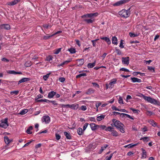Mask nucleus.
Instances as JSON below:
<instances>
[{
  "instance_id": "nucleus-1",
  "label": "nucleus",
  "mask_w": 160,
  "mask_h": 160,
  "mask_svg": "<svg viewBox=\"0 0 160 160\" xmlns=\"http://www.w3.org/2000/svg\"><path fill=\"white\" fill-rule=\"evenodd\" d=\"M142 96L143 98L148 102L155 105L158 106L160 105V102L150 97L145 96L142 94Z\"/></svg>"
},
{
  "instance_id": "nucleus-2",
  "label": "nucleus",
  "mask_w": 160,
  "mask_h": 160,
  "mask_svg": "<svg viewBox=\"0 0 160 160\" xmlns=\"http://www.w3.org/2000/svg\"><path fill=\"white\" fill-rule=\"evenodd\" d=\"M130 13L129 10H126L124 9L119 11L118 14L122 17L124 18H126L129 17Z\"/></svg>"
},
{
  "instance_id": "nucleus-3",
  "label": "nucleus",
  "mask_w": 160,
  "mask_h": 160,
  "mask_svg": "<svg viewBox=\"0 0 160 160\" xmlns=\"http://www.w3.org/2000/svg\"><path fill=\"white\" fill-rule=\"evenodd\" d=\"M98 15V12L94 13H90L84 14L81 16V18L84 19L87 18H93V17H96Z\"/></svg>"
},
{
  "instance_id": "nucleus-4",
  "label": "nucleus",
  "mask_w": 160,
  "mask_h": 160,
  "mask_svg": "<svg viewBox=\"0 0 160 160\" xmlns=\"http://www.w3.org/2000/svg\"><path fill=\"white\" fill-rule=\"evenodd\" d=\"M8 126V118H5L4 121L2 120L1 121V123H0V127L6 129L7 128Z\"/></svg>"
},
{
  "instance_id": "nucleus-5",
  "label": "nucleus",
  "mask_w": 160,
  "mask_h": 160,
  "mask_svg": "<svg viewBox=\"0 0 160 160\" xmlns=\"http://www.w3.org/2000/svg\"><path fill=\"white\" fill-rule=\"evenodd\" d=\"M130 0H121L118 1L114 4L113 6H119L125 3L128 2L130 1Z\"/></svg>"
},
{
  "instance_id": "nucleus-6",
  "label": "nucleus",
  "mask_w": 160,
  "mask_h": 160,
  "mask_svg": "<svg viewBox=\"0 0 160 160\" xmlns=\"http://www.w3.org/2000/svg\"><path fill=\"white\" fill-rule=\"evenodd\" d=\"M42 122H45V123H48L50 122V118L48 116H43L42 119Z\"/></svg>"
},
{
  "instance_id": "nucleus-7",
  "label": "nucleus",
  "mask_w": 160,
  "mask_h": 160,
  "mask_svg": "<svg viewBox=\"0 0 160 160\" xmlns=\"http://www.w3.org/2000/svg\"><path fill=\"white\" fill-rule=\"evenodd\" d=\"M122 62L123 64L128 65L129 63V58L126 57H122Z\"/></svg>"
},
{
  "instance_id": "nucleus-8",
  "label": "nucleus",
  "mask_w": 160,
  "mask_h": 160,
  "mask_svg": "<svg viewBox=\"0 0 160 160\" xmlns=\"http://www.w3.org/2000/svg\"><path fill=\"white\" fill-rule=\"evenodd\" d=\"M91 129L92 131H95L99 128V125L96 124L94 123H91L90 124Z\"/></svg>"
},
{
  "instance_id": "nucleus-9",
  "label": "nucleus",
  "mask_w": 160,
  "mask_h": 160,
  "mask_svg": "<svg viewBox=\"0 0 160 160\" xmlns=\"http://www.w3.org/2000/svg\"><path fill=\"white\" fill-rule=\"evenodd\" d=\"M0 28L1 29H5L8 30L10 29V27L8 24H3L0 25Z\"/></svg>"
},
{
  "instance_id": "nucleus-10",
  "label": "nucleus",
  "mask_w": 160,
  "mask_h": 160,
  "mask_svg": "<svg viewBox=\"0 0 160 160\" xmlns=\"http://www.w3.org/2000/svg\"><path fill=\"white\" fill-rule=\"evenodd\" d=\"M86 18H84L83 19V21L86 22L88 24L92 23L94 22L95 19H93V18H91L89 19H86Z\"/></svg>"
},
{
  "instance_id": "nucleus-11",
  "label": "nucleus",
  "mask_w": 160,
  "mask_h": 160,
  "mask_svg": "<svg viewBox=\"0 0 160 160\" xmlns=\"http://www.w3.org/2000/svg\"><path fill=\"white\" fill-rule=\"evenodd\" d=\"M21 0H14L11 2H8L7 4L10 6H13L17 4L18 2H19Z\"/></svg>"
},
{
  "instance_id": "nucleus-12",
  "label": "nucleus",
  "mask_w": 160,
  "mask_h": 160,
  "mask_svg": "<svg viewBox=\"0 0 160 160\" xmlns=\"http://www.w3.org/2000/svg\"><path fill=\"white\" fill-rule=\"evenodd\" d=\"M7 73L10 74H22V73L21 72H16L14 70H9L7 71Z\"/></svg>"
},
{
  "instance_id": "nucleus-13",
  "label": "nucleus",
  "mask_w": 160,
  "mask_h": 160,
  "mask_svg": "<svg viewBox=\"0 0 160 160\" xmlns=\"http://www.w3.org/2000/svg\"><path fill=\"white\" fill-rule=\"evenodd\" d=\"M30 80V79L29 78H23L22 79L20 80L19 81L18 83V85H19L21 83L29 81Z\"/></svg>"
},
{
  "instance_id": "nucleus-14",
  "label": "nucleus",
  "mask_w": 160,
  "mask_h": 160,
  "mask_svg": "<svg viewBox=\"0 0 160 160\" xmlns=\"http://www.w3.org/2000/svg\"><path fill=\"white\" fill-rule=\"evenodd\" d=\"M131 80H132V81L133 82H142V80L141 79H139L137 78H135V77L131 78Z\"/></svg>"
},
{
  "instance_id": "nucleus-15",
  "label": "nucleus",
  "mask_w": 160,
  "mask_h": 160,
  "mask_svg": "<svg viewBox=\"0 0 160 160\" xmlns=\"http://www.w3.org/2000/svg\"><path fill=\"white\" fill-rule=\"evenodd\" d=\"M56 94V92H54V91H51L49 92L48 95V97L49 98H53V96L55 95Z\"/></svg>"
},
{
  "instance_id": "nucleus-16",
  "label": "nucleus",
  "mask_w": 160,
  "mask_h": 160,
  "mask_svg": "<svg viewBox=\"0 0 160 160\" xmlns=\"http://www.w3.org/2000/svg\"><path fill=\"white\" fill-rule=\"evenodd\" d=\"M78 104H76L75 103L72 105H70V108H71L72 109H73L75 110H77L78 108Z\"/></svg>"
},
{
  "instance_id": "nucleus-17",
  "label": "nucleus",
  "mask_w": 160,
  "mask_h": 160,
  "mask_svg": "<svg viewBox=\"0 0 160 160\" xmlns=\"http://www.w3.org/2000/svg\"><path fill=\"white\" fill-rule=\"evenodd\" d=\"M100 39L105 40L108 44H111V41L110 39L106 37H100Z\"/></svg>"
},
{
  "instance_id": "nucleus-18",
  "label": "nucleus",
  "mask_w": 160,
  "mask_h": 160,
  "mask_svg": "<svg viewBox=\"0 0 160 160\" xmlns=\"http://www.w3.org/2000/svg\"><path fill=\"white\" fill-rule=\"evenodd\" d=\"M4 139L5 142L7 144H9L10 142L12 141V140L9 139L8 136H5L4 137Z\"/></svg>"
},
{
  "instance_id": "nucleus-19",
  "label": "nucleus",
  "mask_w": 160,
  "mask_h": 160,
  "mask_svg": "<svg viewBox=\"0 0 160 160\" xmlns=\"http://www.w3.org/2000/svg\"><path fill=\"white\" fill-rule=\"evenodd\" d=\"M78 61L77 64L78 66H81L83 64L84 62V59H81L77 60Z\"/></svg>"
},
{
  "instance_id": "nucleus-20",
  "label": "nucleus",
  "mask_w": 160,
  "mask_h": 160,
  "mask_svg": "<svg viewBox=\"0 0 160 160\" xmlns=\"http://www.w3.org/2000/svg\"><path fill=\"white\" fill-rule=\"evenodd\" d=\"M77 132L78 134L80 135H83L84 132L83 131L82 129L81 128H78Z\"/></svg>"
},
{
  "instance_id": "nucleus-21",
  "label": "nucleus",
  "mask_w": 160,
  "mask_h": 160,
  "mask_svg": "<svg viewBox=\"0 0 160 160\" xmlns=\"http://www.w3.org/2000/svg\"><path fill=\"white\" fill-rule=\"evenodd\" d=\"M108 146V144H105L102 147H101V148L99 151V153L101 154L102 153V152L104 150H105L107 147Z\"/></svg>"
},
{
  "instance_id": "nucleus-22",
  "label": "nucleus",
  "mask_w": 160,
  "mask_h": 160,
  "mask_svg": "<svg viewBox=\"0 0 160 160\" xmlns=\"http://www.w3.org/2000/svg\"><path fill=\"white\" fill-rule=\"evenodd\" d=\"M116 127L117 128L119 127H121V125H122L123 124L120 121H119L117 120L116 119Z\"/></svg>"
},
{
  "instance_id": "nucleus-23",
  "label": "nucleus",
  "mask_w": 160,
  "mask_h": 160,
  "mask_svg": "<svg viewBox=\"0 0 160 160\" xmlns=\"http://www.w3.org/2000/svg\"><path fill=\"white\" fill-rule=\"evenodd\" d=\"M94 90L92 88H89L88 89L87 91L86 92V94L88 95H90L94 93Z\"/></svg>"
},
{
  "instance_id": "nucleus-24",
  "label": "nucleus",
  "mask_w": 160,
  "mask_h": 160,
  "mask_svg": "<svg viewBox=\"0 0 160 160\" xmlns=\"http://www.w3.org/2000/svg\"><path fill=\"white\" fill-rule=\"evenodd\" d=\"M141 150L142 151V158H146V156H147V152L143 148H141Z\"/></svg>"
},
{
  "instance_id": "nucleus-25",
  "label": "nucleus",
  "mask_w": 160,
  "mask_h": 160,
  "mask_svg": "<svg viewBox=\"0 0 160 160\" xmlns=\"http://www.w3.org/2000/svg\"><path fill=\"white\" fill-rule=\"evenodd\" d=\"M96 61H95L92 63H89L87 65V67L89 68H92L95 65Z\"/></svg>"
},
{
  "instance_id": "nucleus-26",
  "label": "nucleus",
  "mask_w": 160,
  "mask_h": 160,
  "mask_svg": "<svg viewBox=\"0 0 160 160\" xmlns=\"http://www.w3.org/2000/svg\"><path fill=\"white\" fill-rule=\"evenodd\" d=\"M33 127L32 126H30L28 128L26 131L27 133L29 134H32V132L31 131V130H32Z\"/></svg>"
},
{
  "instance_id": "nucleus-27",
  "label": "nucleus",
  "mask_w": 160,
  "mask_h": 160,
  "mask_svg": "<svg viewBox=\"0 0 160 160\" xmlns=\"http://www.w3.org/2000/svg\"><path fill=\"white\" fill-rule=\"evenodd\" d=\"M112 42L113 44L115 45H117L118 44L117 41L118 40L116 37H113L112 39Z\"/></svg>"
},
{
  "instance_id": "nucleus-28",
  "label": "nucleus",
  "mask_w": 160,
  "mask_h": 160,
  "mask_svg": "<svg viewBox=\"0 0 160 160\" xmlns=\"http://www.w3.org/2000/svg\"><path fill=\"white\" fill-rule=\"evenodd\" d=\"M124 125L123 124L122 125H121V127H119L118 128H117V129H119V130L120 131V132H121L124 133L125 132V130H124Z\"/></svg>"
},
{
  "instance_id": "nucleus-29",
  "label": "nucleus",
  "mask_w": 160,
  "mask_h": 160,
  "mask_svg": "<svg viewBox=\"0 0 160 160\" xmlns=\"http://www.w3.org/2000/svg\"><path fill=\"white\" fill-rule=\"evenodd\" d=\"M64 135L66 136V138L68 139H71V136L70 135V134L69 132H64Z\"/></svg>"
},
{
  "instance_id": "nucleus-30",
  "label": "nucleus",
  "mask_w": 160,
  "mask_h": 160,
  "mask_svg": "<svg viewBox=\"0 0 160 160\" xmlns=\"http://www.w3.org/2000/svg\"><path fill=\"white\" fill-rule=\"evenodd\" d=\"M111 134L113 136L117 137L118 136V133L114 129L111 132Z\"/></svg>"
},
{
  "instance_id": "nucleus-31",
  "label": "nucleus",
  "mask_w": 160,
  "mask_h": 160,
  "mask_svg": "<svg viewBox=\"0 0 160 160\" xmlns=\"http://www.w3.org/2000/svg\"><path fill=\"white\" fill-rule=\"evenodd\" d=\"M105 117V115H101L100 116H98L97 118V120L98 121H100L103 119Z\"/></svg>"
},
{
  "instance_id": "nucleus-32",
  "label": "nucleus",
  "mask_w": 160,
  "mask_h": 160,
  "mask_svg": "<svg viewBox=\"0 0 160 160\" xmlns=\"http://www.w3.org/2000/svg\"><path fill=\"white\" fill-rule=\"evenodd\" d=\"M148 122L153 127H155L157 125V123L153 120H150L148 121Z\"/></svg>"
},
{
  "instance_id": "nucleus-33",
  "label": "nucleus",
  "mask_w": 160,
  "mask_h": 160,
  "mask_svg": "<svg viewBox=\"0 0 160 160\" xmlns=\"http://www.w3.org/2000/svg\"><path fill=\"white\" fill-rule=\"evenodd\" d=\"M117 80L116 79H114L113 80L109 83V85L112 88L113 86V84L116 83Z\"/></svg>"
},
{
  "instance_id": "nucleus-34",
  "label": "nucleus",
  "mask_w": 160,
  "mask_h": 160,
  "mask_svg": "<svg viewBox=\"0 0 160 160\" xmlns=\"http://www.w3.org/2000/svg\"><path fill=\"white\" fill-rule=\"evenodd\" d=\"M114 129V128H113L111 126H109L106 128L105 130L112 132Z\"/></svg>"
},
{
  "instance_id": "nucleus-35",
  "label": "nucleus",
  "mask_w": 160,
  "mask_h": 160,
  "mask_svg": "<svg viewBox=\"0 0 160 160\" xmlns=\"http://www.w3.org/2000/svg\"><path fill=\"white\" fill-rule=\"evenodd\" d=\"M149 138V137H145L143 138H142L140 139V140H142L144 142H147L148 141V139Z\"/></svg>"
},
{
  "instance_id": "nucleus-36",
  "label": "nucleus",
  "mask_w": 160,
  "mask_h": 160,
  "mask_svg": "<svg viewBox=\"0 0 160 160\" xmlns=\"http://www.w3.org/2000/svg\"><path fill=\"white\" fill-rule=\"evenodd\" d=\"M28 109H26L22 110L19 113V114L21 115H24L25 113H27L28 112Z\"/></svg>"
},
{
  "instance_id": "nucleus-37",
  "label": "nucleus",
  "mask_w": 160,
  "mask_h": 160,
  "mask_svg": "<svg viewBox=\"0 0 160 160\" xmlns=\"http://www.w3.org/2000/svg\"><path fill=\"white\" fill-rule=\"evenodd\" d=\"M68 51H69L72 54L75 53L76 52L75 49L73 48H71L68 49Z\"/></svg>"
},
{
  "instance_id": "nucleus-38",
  "label": "nucleus",
  "mask_w": 160,
  "mask_h": 160,
  "mask_svg": "<svg viewBox=\"0 0 160 160\" xmlns=\"http://www.w3.org/2000/svg\"><path fill=\"white\" fill-rule=\"evenodd\" d=\"M37 102H45L48 103V102H50V100H48L47 99H41L37 100Z\"/></svg>"
},
{
  "instance_id": "nucleus-39",
  "label": "nucleus",
  "mask_w": 160,
  "mask_h": 160,
  "mask_svg": "<svg viewBox=\"0 0 160 160\" xmlns=\"http://www.w3.org/2000/svg\"><path fill=\"white\" fill-rule=\"evenodd\" d=\"M87 76V74L86 73H82L78 75H77L76 77V78H80L82 77H85Z\"/></svg>"
},
{
  "instance_id": "nucleus-40",
  "label": "nucleus",
  "mask_w": 160,
  "mask_h": 160,
  "mask_svg": "<svg viewBox=\"0 0 160 160\" xmlns=\"http://www.w3.org/2000/svg\"><path fill=\"white\" fill-rule=\"evenodd\" d=\"M61 49L62 48H60L55 50H54V53L55 54H58L59 53V52L61 51Z\"/></svg>"
},
{
  "instance_id": "nucleus-41",
  "label": "nucleus",
  "mask_w": 160,
  "mask_h": 160,
  "mask_svg": "<svg viewBox=\"0 0 160 160\" xmlns=\"http://www.w3.org/2000/svg\"><path fill=\"white\" fill-rule=\"evenodd\" d=\"M130 109L134 113H137V114H138L139 112H140V111L137 110V109H135L133 108H130Z\"/></svg>"
},
{
  "instance_id": "nucleus-42",
  "label": "nucleus",
  "mask_w": 160,
  "mask_h": 160,
  "mask_svg": "<svg viewBox=\"0 0 160 160\" xmlns=\"http://www.w3.org/2000/svg\"><path fill=\"white\" fill-rule=\"evenodd\" d=\"M50 73L47 74L43 76V79L45 81H46L49 76Z\"/></svg>"
},
{
  "instance_id": "nucleus-43",
  "label": "nucleus",
  "mask_w": 160,
  "mask_h": 160,
  "mask_svg": "<svg viewBox=\"0 0 160 160\" xmlns=\"http://www.w3.org/2000/svg\"><path fill=\"white\" fill-rule=\"evenodd\" d=\"M129 35L132 38L138 36V35L137 34H135L131 32L129 33Z\"/></svg>"
},
{
  "instance_id": "nucleus-44",
  "label": "nucleus",
  "mask_w": 160,
  "mask_h": 160,
  "mask_svg": "<svg viewBox=\"0 0 160 160\" xmlns=\"http://www.w3.org/2000/svg\"><path fill=\"white\" fill-rule=\"evenodd\" d=\"M43 97L42 95L41 94H38L37 95L36 98H35V100L37 102V100H38V99L39 98H42Z\"/></svg>"
},
{
  "instance_id": "nucleus-45",
  "label": "nucleus",
  "mask_w": 160,
  "mask_h": 160,
  "mask_svg": "<svg viewBox=\"0 0 160 160\" xmlns=\"http://www.w3.org/2000/svg\"><path fill=\"white\" fill-rule=\"evenodd\" d=\"M43 28L46 29L50 28L52 26L47 24H45L43 25Z\"/></svg>"
},
{
  "instance_id": "nucleus-46",
  "label": "nucleus",
  "mask_w": 160,
  "mask_h": 160,
  "mask_svg": "<svg viewBox=\"0 0 160 160\" xmlns=\"http://www.w3.org/2000/svg\"><path fill=\"white\" fill-rule=\"evenodd\" d=\"M113 153L111 154L109 157L107 156L106 158V159L104 160H110L113 155Z\"/></svg>"
},
{
  "instance_id": "nucleus-47",
  "label": "nucleus",
  "mask_w": 160,
  "mask_h": 160,
  "mask_svg": "<svg viewBox=\"0 0 160 160\" xmlns=\"http://www.w3.org/2000/svg\"><path fill=\"white\" fill-rule=\"evenodd\" d=\"M19 93L18 91H12L10 92V94L13 95V94H15V95H17Z\"/></svg>"
},
{
  "instance_id": "nucleus-48",
  "label": "nucleus",
  "mask_w": 160,
  "mask_h": 160,
  "mask_svg": "<svg viewBox=\"0 0 160 160\" xmlns=\"http://www.w3.org/2000/svg\"><path fill=\"white\" fill-rule=\"evenodd\" d=\"M88 125V123H85V124H84V125L83 127V129H82L83 131L84 132V131L86 130L87 128V127Z\"/></svg>"
},
{
  "instance_id": "nucleus-49",
  "label": "nucleus",
  "mask_w": 160,
  "mask_h": 160,
  "mask_svg": "<svg viewBox=\"0 0 160 160\" xmlns=\"http://www.w3.org/2000/svg\"><path fill=\"white\" fill-rule=\"evenodd\" d=\"M123 41L122 40V39L121 40L120 43V45H119V46L121 48H123L124 47V46L123 45Z\"/></svg>"
},
{
  "instance_id": "nucleus-50",
  "label": "nucleus",
  "mask_w": 160,
  "mask_h": 160,
  "mask_svg": "<svg viewBox=\"0 0 160 160\" xmlns=\"http://www.w3.org/2000/svg\"><path fill=\"white\" fill-rule=\"evenodd\" d=\"M112 122L113 123H112L111 124V125L112 126V127L115 126L116 127V124L115 123H116V119H113L112 120Z\"/></svg>"
},
{
  "instance_id": "nucleus-51",
  "label": "nucleus",
  "mask_w": 160,
  "mask_h": 160,
  "mask_svg": "<svg viewBox=\"0 0 160 160\" xmlns=\"http://www.w3.org/2000/svg\"><path fill=\"white\" fill-rule=\"evenodd\" d=\"M115 51L118 55H120L121 54V52L119 49L116 48Z\"/></svg>"
},
{
  "instance_id": "nucleus-52",
  "label": "nucleus",
  "mask_w": 160,
  "mask_h": 160,
  "mask_svg": "<svg viewBox=\"0 0 160 160\" xmlns=\"http://www.w3.org/2000/svg\"><path fill=\"white\" fill-rule=\"evenodd\" d=\"M121 115H122V117H124L125 116H126L127 117L129 118L131 117V116L127 114L124 113H121Z\"/></svg>"
},
{
  "instance_id": "nucleus-53",
  "label": "nucleus",
  "mask_w": 160,
  "mask_h": 160,
  "mask_svg": "<svg viewBox=\"0 0 160 160\" xmlns=\"http://www.w3.org/2000/svg\"><path fill=\"white\" fill-rule=\"evenodd\" d=\"M80 109L83 111H85L87 109V107L86 106L82 105L80 107Z\"/></svg>"
},
{
  "instance_id": "nucleus-54",
  "label": "nucleus",
  "mask_w": 160,
  "mask_h": 160,
  "mask_svg": "<svg viewBox=\"0 0 160 160\" xmlns=\"http://www.w3.org/2000/svg\"><path fill=\"white\" fill-rule=\"evenodd\" d=\"M80 8H81V7L79 5H77L75 7H72V9L73 10H74Z\"/></svg>"
},
{
  "instance_id": "nucleus-55",
  "label": "nucleus",
  "mask_w": 160,
  "mask_h": 160,
  "mask_svg": "<svg viewBox=\"0 0 160 160\" xmlns=\"http://www.w3.org/2000/svg\"><path fill=\"white\" fill-rule=\"evenodd\" d=\"M120 70L122 71H124L127 72H129V70L127 69H126L124 68H122L120 69Z\"/></svg>"
},
{
  "instance_id": "nucleus-56",
  "label": "nucleus",
  "mask_w": 160,
  "mask_h": 160,
  "mask_svg": "<svg viewBox=\"0 0 160 160\" xmlns=\"http://www.w3.org/2000/svg\"><path fill=\"white\" fill-rule=\"evenodd\" d=\"M56 139L57 140H59L61 138V136L59 134L56 133L55 134Z\"/></svg>"
},
{
  "instance_id": "nucleus-57",
  "label": "nucleus",
  "mask_w": 160,
  "mask_h": 160,
  "mask_svg": "<svg viewBox=\"0 0 160 160\" xmlns=\"http://www.w3.org/2000/svg\"><path fill=\"white\" fill-rule=\"evenodd\" d=\"M61 106L62 107H63V108H70V105H69V104H67V105L61 104Z\"/></svg>"
},
{
  "instance_id": "nucleus-58",
  "label": "nucleus",
  "mask_w": 160,
  "mask_h": 160,
  "mask_svg": "<svg viewBox=\"0 0 160 160\" xmlns=\"http://www.w3.org/2000/svg\"><path fill=\"white\" fill-rule=\"evenodd\" d=\"M92 84L93 85V86L94 87H97L98 88H99V85L96 82H92Z\"/></svg>"
},
{
  "instance_id": "nucleus-59",
  "label": "nucleus",
  "mask_w": 160,
  "mask_h": 160,
  "mask_svg": "<svg viewBox=\"0 0 160 160\" xmlns=\"http://www.w3.org/2000/svg\"><path fill=\"white\" fill-rule=\"evenodd\" d=\"M99 39H96L95 40H93L92 41V43L94 47H96V42Z\"/></svg>"
},
{
  "instance_id": "nucleus-60",
  "label": "nucleus",
  "mask_w": 160,
  "mask_h": 160,
  "mask_svg": "<svg viewBox=\"0 0 160 160\" xmlns=\"http://www.w3.org/2000/svg\"><path fill=\"white\" fill-rule=\"evenodd\" d=\"M52 59V57L51 56H49L47 58V60L50 62Z\"/></svg>"
},
{
  "instance_id": "nucleus-61",
  "label": "nucleus",
  "mask_w": 160,
  "mask_h": 160,
  "mask_svg": "<svg viewBox=\"0 0 160 160\" xmlns=\"http://www.w3.org/2000/svg\"><path fill=\"white\" fill-rule=\"evenodd\" d=\"M53 36V35H52L51 36H45L43 37L44 39H47L49 38L50 37Z\"/></svg>"
},
{
  "instance_id": "nucleus-62",
  "label": "nucleus",
  "mask_w": 160,
  "mask_h": 160,
  "mask_svg": "<svg viewBox=\"0 0 160 160\" xmlns=\"http://www.w3.org/2000/svg\"><path fill=\"white\" fill-rule=\"evenodd\" d=\"M99 128H100L102 129H105L106 128V126L105 125H99Z\"/></svg>"
},
{
  "instance_id": "nucleus-63",
  "label": "nucleus",
  "mask_w": 160,
  "mask_h": 160,
  "mask_svg": "<svg viewBox=\"0 0 160 160\" xmlns=\"http://www.w3.org/2000/svg\"><path fill=\"white\" fill-rule=\"evenodd\" d=\"M59 81L62 82H64L65 80V78L62 77L59 78Z\"/></svg>"
},
{
  "instance_id": "nucleus-64",
  "label": "nucleus",
  "mask_w": 160,
  "mask_h": 160,
  "mask_svg": "<svg viewBox=\"0 0 160 160\" xmlns=\"http://www.w3.org/2000/svg\"><path fill=\"white\" fill-rule=\"evenodd\" d=\"M89 120L91 121H92L95 122H96V119L94 117H90L89 118Z\"/></svg>"
}]
</instances>
